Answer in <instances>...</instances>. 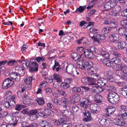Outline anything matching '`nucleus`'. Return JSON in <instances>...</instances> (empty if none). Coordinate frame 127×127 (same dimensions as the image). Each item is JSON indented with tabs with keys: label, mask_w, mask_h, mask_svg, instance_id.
I'll return each instance as SVG.
<instances>
[{
	"label": "nucleus",
	"mask_w": 127,
	"mask_h": 127,
	"mask_svg": "<svg viewBox=\"0 0 127 127\" xmlns=\"http://www.w3.org/2000/svg\"><path fill=\"white\" fill-rule=\"evenodd\" d=\"M121 71L117 70L116 75L121 78L127 81V65L122 64L120 65Z\"/></svg>",
	"instance_id": "f257e3e1"
},
{
	"label": "nucleus",
	"mask_w": 127,
	"mask_h": 127,
	"mask_svg": "<svg viewBox=\"0 0 127 127\" xmlns=\"http://www.w3.org/2000/svg\"><path fill=\"white\" fill-rule=\"evenodd\" d=\"M110 51L111 54L115 56L116 57L112 59V62L117 64H121L122 63V59L121 57V54L113 50H111Z\"/></svg>",
	"instance_id": "f03ea898"
},
{
	"label": "nucleus",
	"mask_w": 127,
	"mask_h": 127,
	"mask_svg": "<svg viewBox=\"0 0 127 127\" xmlns=\"http://www.w3.org/2000/svg\"><path fill=\"white\" fill-rule=\"evenodd\" d=\"M27 64V68L29 67L30 72H34L38 71V64L34 61H30Z\"/></svg>",
	"instance_id": "7ed1b4c3"
},
{
	"label": "nucleus",
	"mask_w": 127,
	"mask_h": 127,
	"mask_svg": "<svg viewBox=\"0 0 127 127\" xmlns=\"http://www.w3.org/2000/svg\"><path fill=\"white\" fill-rule=\"evenodd\" d=\"M90 63H91L90 61L89 62L86 60H81L77 62L78 66L80 68L84 70L86 69V67H87L92 65L90 64Z\"/></svg>",
	"instance_id": "20e7f679"
},
{
	"label": "nucleus",
	"mask_w": 127,
	"mask_h": 127,
	"mask_svg": "<svg viewBox=\"0 0 127 127\" xmlns=\"http://www.w3.org/2000/svg\"><path fill=\"white\" fill-rule=\"evenodd\" d=\"M14 83V81L11 78H7L3 81L2 88L3 89H7L12 86Z\"/></svg>",
	"instance_id": "39448f33"
},
{
	"label": "nucleus",
	"mask_w": 127,
	"mask_h": 127,
	"mask_svg": "<svg viewBox=\"0 0 127 127\" xmlns=\"http://www.w3.org/2000/svg\"><path fill=\"white\" fill-rule=\"evenodd\" d=\"M111 43H116L119 40V35L118 33H114L110 34L108 37Z\"/></svg>",
	"instance_id": "423d86ee"
},
{
	"label": "nucleus",
	"mask_w": 127,
	"mask_h": 127,
	"mask_svg": "<svg viewBox=\"0 0 127 127\" xmlns=\"http://www.w3.org/2000/svg\"><path fill=\"white\" fill-rule=\"evenodd\" d=\"M121 9L120 7L118 6H117L116 8H111L110 10L109 14L112 16L117 17Z\"/></svg>",
	"instance_id": "0eeeda50"
},
{
	"label": "nucleus",
	"mask_w": 127,
	"mask_h": 127,
	"mask_svg": "<svg viewBox=\"0 0 127 127\" xmlns=\"http://www.w3.org/2000/svg\"><path fill=\"white\" fill-rule=\"evenodd\" d=\"M110 31V28L109 27H106L103 28L102 29L101 33L103 35L100 34L98 35V37L100 40L104 39V37L106 36L105 34L108 33Z\"/></svg>",
	"instance_id": "6e6552de"
},
{
	"label": "nucleus",
	"mask_w": 127,
	"mask_h": 127,
	"mask_svg": "<svg viewBox=\"0 0 127 127\" xmlns=\"http://www.w3.org/2000/svg\"><path fill=\"white\" fill-rule=\"evenodd\" d=\"M83 113L84 117V118L83 119L84 121L87 122L92 120V118L91 116V114L89 111H83Z\"/></svg>",
	"instance_id": "1a4fd4ad"
},
{
	"label": "nucleus",
	"mask_w": 127,
	"mask_h": 127,
	"mask_svg": "<svg viewBox=\"0 0 127 127\" xmlns=\"http://www.w3.org/2000/svg\"><path fill=\"white\" fill-rule=\"evenodd\" d=\"M92 66V65H91L87 67H86V69H84L86 71V73L88 74V75H91L93 73H97V69L96 68H94Z\"/></svg>",
	"instance_id": "9d476101"
},
{
	"label": "nucleus",
	"mask_w": 127,
	"mask_h": 127,
	"mask_svg": "<svg viewBox=\"0 0 127 127\" xmlns=\"http://www.w3.org/2000/svg\"><path fill=\"white\" fill-rule=\"evenodd\" d=\"M115 110L116 108L114 107L109 106L106 108L105 111L107 116H109L114 113Z\"/></svg>",
	"instance_id": "9b49d317"
},
{
	"label": "nucleus",
	"mask_w": 127,
	"mask_h": 127,
	"mask_svg": "<svg viewBox=\"0 0 127 127\" xmlns=\"http://www.w3.org/2000/svg\"><path fill=\"white\" fill-rule=\"evenodd\" d=\"M90 103V101L89 99L84 98L81 102L80 105L84 108H86L89 107Z\"/></svg>",
	"instance_id": "f8f14e48"
},
{
	"label": "nucleus",
	"mask_w": 127,
	"mask_h": 127,
	"mask_svg": "<svg viewBox=\"0 0 127 127\" xmlns=\"http://www.w3.org/2000/svg\"><path fill=\"white\" fill-rule=\"evenodd\" d=\"M10 77L14 80L16 82H19L20 80V75L18 73L14 72L11 73L10 74Z\"/></svg>",
	"instance_id": "ddd939ff"
},
{
	"label": "nucleus",
	"mask_w": 127,
	"mask_h": 127,
	"mask_svg": "<svg viewBox=\"0 0 127 127\" xmlns=\"http://www.w3.org/2000/svg\"><path fill=\"white\" fill-rule=\"evenodd\" d=\"M83 51L86 57L89 59H91L94 58L95 54L88 49H84Z\"/></svg>",
	"instance_id": "4468645a"
},
{
	"label": "nucleus",
	"mask_w": 127,
	"mask_h": 127,
	"mask_svg": "<svg viewBox=\"0 0 127 127\" xmlns=\"http://www.w3.org/2000/svg\"><path fill=\"white\" fill-rule=\"evenodd\" d=\"M90 109L91 112L96 115H99L101 113L99 108L96 106L95 105H93L92 107H90Z\"/></svg>",
	"instance_id": "2eb2a0df"
},
{
	"label": "nucleus",
	"mask_w": 127,
	"mask_h": 127,
	"mask_svg": "<svg viewBox=\"0 0 127 127\" xmlns=\"http://www.w3.org/2000/svg\"><path fill=\"white\" fill-rule=\"evenodd\" d=\"M113 122L114 124L117 126L123 127L125 125V123L124 122L122 119L119 118L114 119L113 120Z\"/></svg>",
	"instance_id": "dca6fc26"
},
{
	"label": "nucleus",
	"mask_w": 127,
	"mask_h": 127,
	"mask_svg": "<svg viewBox=\"0 0 127 127\" xmlns=\"http://www.w3.org/2000/svg\"><path fill=\"white\" fill-rule=\"evenodd\" d=\"M117 47L119 50L124 49L127 47V44L126 42L121 41L117 43Z\"/></svg>",
	"instance_id": "f3484780"
},
{
	"label": "nucleus",
	"mask_w": 127,
	"mask_h": 127,
	"mask_svg": "<svg viewBox=\"0 0 127 127\" xmlns=\"http://www.w3.org/2000/svg\"><path fill=\"white\" fill-rule=\"evenodd\" d=\"M60 112H62L63 114L68 117L71 118L73 116V114L72 111L70 110H60Z\"/></svg>",
	"instance_id": "a211bd4d"
},
{
	"label": "nucleus",
	"mask_w": 127,
	"mask_h": 127,
	"mask_svg": "<svg viewBox=\"0 0 127 127\" xmlns=\"http://www.w3.org/2000/svg\"><path fill=\"white\" fill-rule=\"evenodd\" d=\"M104 97H103L99 95H96L94 99V101L96 103H99L102 102V100H103Z\"/></svg>",
	"instance_id": "6ab92c4d"
},
{
	"label": "nucleus",
	"mask_w": 127,
	"mask_h": 127,
	"mask_svg": "<svg viewBox=\"0 0 127 127\" xmlns=\"http://www.w3.org/2000/svg\"><path fill=\"white\" fill-rule=\"evenodd\" d=\"M107 80L104 78H101L98 80L97 85L103 87L107 83Z\"/></svg>",
	"instance_id": "aec40b11"
},
{
	"label": "nucleus",
	"mask_w": 127,
	"mask_h": 127,
	"mask_svg": "<svg viewBox=\"0 0 127 127\" xmlns=\"http://www.w3.org/2000/svg\"><path fill=\"white\" fill-rule=\"evenodd\" d=\"M99 75L97 74L93 73L91 75V77H90L91 82L95 83L97 81H98L99 79Z\"/></svg>",
	"instance_id": "412c9836"
},
{
	"label": "nucleus",
	"mask_w": 127,
	"mask_h": 127,
	"mask_svg": "<svg viewBox=\"0 0 127 127\" xmlns=\"http://www.w3.org/2000/svg\"><path fill=\"white\" fill-rule=\"evenodd\" d=\"M71 58L74 60L77 61L81 58L80 55L77 52H74L71 54Z\"/></svg>",
	"instance_id": "4be33fe9"
},
{
	"label": "nucleus",
	"mask_w": 127,
	"mask_h": 127,
	"mask_svg": "<svg viewBox=\"0 0 127 127\" xmlns=\"http://www.w3.org/2000/svg\"><path fill=\"white\" fill-rule=\"evenodd\" d=\"M39 124L42 127H51L52 125L50 123L48 122L46 120H42L40 122Z\"/></svg>",
	"instance_id": "5701e85b"
},
{
	"label": "nucleus",
	"mask_w": 127,
	"mask_h": 127,
	"mask_svg": "<svg viewBox=\"0 0 127 127\" xmlns=\"http://www.w3.org/2000/svg\"><path fill=\"white\" fill-rule=\"evenodd\" d=\"M39 109L40 110V111L38 113V115L42 117H47L46 111V109Z\"/></svg>",
	"instance_id": "b1692460"
},
{
	"label": "nucleus",
	"mask_w": 127,
	"mask_h": 127,
	"mask_svg": "<svg viewBox=\"0 0 127 127\" xmlns=\"http://www.w3.org/2000/svg\"><path fill=\"white\" fill-rule=\"evenodd\" d=\"M100 53L102 56L106 59H109L110 58V55L108 53L105 51L104 49L101 48L100 49Z\"/></svg>",
	"instance_id": "393cba45"
},
{
	"label": "nucleus",
	"mask_w": 127,
	"mask_h": 127,
	"mask_svg": "<svg viewBox=\"0 0 127 127\" xmlns=\"http://www.w3.org/2000/svg\"><path fill=\"white\" fill-rule=\"evenodd\" d=\"M53 78L58 82H61L62 81V77L59 74L55 73L53 75Z\"/></svg>",
	"instance_id": "a878e982"
},
{
	"label": "nucleus",
	"mask_w": 127,
	"mask_h": 127,
	"mask_svg": "<svg viewBox=\"0 0 127 127\" xmlns=\"http://www.w3.org/2000/svg\"><path fill=\"white\" fill-rule=\"evenodd\" d=\"M35 100L39 105H42L45 104L44 99L43 97H37Z\"/></svg>",
	"instance_id": "bb28decb"
},
{
	"label": "nucleus",
	"mask_w": 127,
	"mask_h": 127,
	"mask_svg": "<svg viewBox=\"0 0 127 127\" xmlns=\"http://www.w3.org/2000/svg\"><path fill=\"white\" fill-rule=\"evenodd\" d=\"M120 108V110H119L120 114L127 112V107L124 105H121Z\"/></svg>",
	"instance_id": "cd10ccee"
},
{
	"label": "nucleus",
	"mask_w": 127,
	"mask_h": 127,
	"mask_svg": "<svg viewBox=\"0 0 127 127\" xmlns=\"http://www.w3.org/2000/svg\"><path fill=\"white\" fill-rule=\"evenodd\" d=\"M81 81L85 85L91 82L90 77L87 76L81 79Z\"/></svg>",
	"instance_id": "c85d7f7f"
},
{
	"label": "nucleus",
	"mask_w": 127,
	"mask_h": 127,
	"mask_svg": "<svg viewBox=\"0 0 127 127\" xmlns=\"http://www.w3.org/2000/svg\"><path fill=\"white\" fill-rule=\"evenodd\" d=\"M34 77L33 76H32L26 78L25 80V81L27 85H29L30 84H31L32 81H34Z\"/></svg>",
	"instance_id": "c756f323"
},
{
	"label": "nucleus",
	"mask_w": 127,
	"mask_h": 127,
	"mask_svg": "<svg viewBox=\"0 0 127 127\" xmlns=\"http://www.w3.org/2000/svg\"><path fill=\"white\" fill-rule=\"evenodd\" d=\"M30 61H34L35 62L36 61V62L39 63L41 61L44 62L45 61V59L44 58L41 57H36V58H32L31 59Z\"/></svg>",
	"instance_id": "7c9ffc66"
},
{
	"label": "nucleus",
	"mask_w": 127,
	"mask_h": 127,
	"mask_svg": "<svg viewBox=\"0 0 127 127\" xmlns=\"http://www.w3.org/2000/svg\"><path fill=\"white\" fill-rule=\"evenodd\" d=\"M110 28H115L117 26V25L116 24V22L115 21V19H111L110 21L109 24Z\"/></svg>",
	"instance_id": "2f4dec72"
},
{
	"label": "nucleus",
	"mask_w": 127,
	"mask_h": 127,
	"mask_svg": "<svg viewBox=\"0 0 127 127\" xmlns=\"http://www.w3.org/2000/svg\"><path fill=\"white\" fill-rule=\"evenodd\" d=\"M46 111L47 117L48 115L51 117H53L55 114V112L51 110L48 108H46Z\"/></svg>",
	"instance_id": "473e14b6"
},
{
	"label": "nucleus",
	"mask_w": 127,
	"mask_h": 127,
	"mask_svg": "<svg viewBox=\"0 0 127 127\" xmlns=\"http://www.w3.org/2000/svg\"><path fill=\"white\" fill-rule=\"evenodd\" d=\"M112 62L111 61L109 60H107V59H105V60L103 61V63L106 65V66L111 67L113 65Z\"/></svg>",
	"instance_id": "72a5a7b5"
},
{
	"label": "nucleus",
	"mask_w": 127,
	"mask_h": 127,
	"mask_svg": "<svg viewBox=\"0 0 127 127\" xmlns=\"http://www.w3.org/2000/svg\"><path fill=\"white\" fill-rule=\"evenodd\" d=\"M118 30L119 33L122 35H125L127 31V29L124 28H120Z\"/></svg>",
	"instance_id": "f704fd0d"
},
{
	"label": "nucleus",
	"mask_w": 127,
	"mask_h": 127,
	"mask_svg": "<svg viewBox=\"0 0 127 127\" xmlns=\"http://www.w3.org/2000/svg\"><path fill=\"white\" fill-rule=\"evenodd\" d=\"M105 89L108 91H116V88L114 86L109 85L105 87Z\"/></svg>",
	"instance_id": "c9c22d12"
},
{
	"label": "nucleus",
	"mask_w": 127,
	"mask_h": 127,
	"mask_svg": "<svg viewBox=\"0 0 127 127\" xmlns=\"http://www.w3.org/2000/svg\"><path fill=\"white\" fill-rule=\"evenodd\" d=\"M87 49L94 54L97 53V49L94 46H89Z\"/></svg>",
	"instance_id": "e433bc0d"
},
{
	"label": "nucleus",
	"mask_w": 127,
	"mask_h": 127,
	"mask_svg": "<svg viewBox=\"0 0 127 127\" xmlns=\"http://www.w3.org/2000/svg\"><path fill=\"white\" fill-rule=\"evenodd\" d=\"M52 102L53 103L59 106L61 105L62 104V102L59 100L55 98H54L52 99Z\"/></svg>",
	"instance_id": "4c0bfd02"
},
{
	"label": "nucleus",
	"mask_w": 127,
	"mask_h": 127,
	"mask_svg": "<svg viewBox=\"0 0 127 127\" xmlns=\"http://www.w3.org/2000/svg\"><path fill=\"white\" fill-rule=\"evenodd\" d=\"M25 107L26 106L25 105L17 104L15 105V109L16 110L20 111Z\"/></svg>",
	"instance_id": "58836bf2"
},
{
	"label": "nucleus",
	"mask_w": 127,
	"mask_h": 127,
	"mask_svg": "<svg viewBox=\"0 0 127 127\" xmlns=\"http://www.w3.org/2000/svg\"><path fill=\"white\" fill-rule=\"evenodd\" d=\"M17 62L15 60H11L8 62L7 61V64L8 65L11 66H14Z\"/></svg>",
	"instance_id": "ea45409f"
},
{
	"label": "nucleus",
	"mask_w": 127,
	"mask_h": 127,
	"mask_svg": "<svg viewBox=\"0 0 127 127\" xmlns=\"http://www.w3.org/2000/svg\"><path fill=\"white\" fill-rule=\"evenodd\" d=\"M18 122V121L17 120L16 116H13L12 118L11 123L14 126L16 125Z\"/></svg>",
	"instance_id": "a19ab883"
},
{
	"label": "nucleus",
	"mask_w": 127,
	"mask_h": 127,
	"mask_svg": "<svg viewBox=\"0 0 127 127\" xmlns=\"http://www.w3.org/2000/svg\"><path fill=\"white\" fill-rule=\"evenodd\" d=\"M39 109L37 110H31L29 113V115H36V114L38 113V112L40 111Z\"/></svg>",
	"instance_id": "79ce46f5"
},
{
	"label": "nucleus",
	"mask_w": 127,
	"mask_h": 127,
	"mask_svg": "<svg viewBox=\"0 0 127 127\" xmlns=\"http://www.w3.org/2000/svg\"><path fill=\"white\" fill-rule=\"evenodd\" d=\"M61 86L64 89H66L70 86L69 84L64 82H62L61 85Z\"/></svg>",
	"instance_id": "37998d69"
},
{
	"label": "nucleus",
	"mask_w": 127,
	"mask_h": 127,
	"mask_svg": "<svg viewBox=\"0 0 127 127\" xmlns=\"http://www.w3.org/2000/svg\"><path fill=\"white\" fill-rule=\"evenodd\" d=\"M120 24L121 26L127 29V18L126 20L121 21Z\"/></svg>",
	"instance_id": "c03bdc74"
},
{
	"label": "nucleus",
	"mask_w": 127,
	"mask_h": 127,
	"mask_svg": "<svg viewBox=\"0 0 127 127\" xmlns=\"http://www.w3.org/2000/svg\"><path fill=\"white\" fill-rule=\"evenodd\" d=\"M110 1H109L107 2L105 5L104 8H105V10L107 11L109 9H111L112 8L110 4Z\"/></svg>",
	"instance_id": "a18cd8bd"
},
{
	"label": "nucleus",
	"mask_w": 127,
	"mask_h": 127,
	"mask_svg": "<svg viewBox=\"0 0 127 127\" xmlns=\"http://www.w3.org/2000/svg\"><path fill=\"white\" fill-rule=\"evenodd\" d=\"M110 1V4L112 8H116V7L118 6H117L116 3L115 2V0H109Z\"/></svg>",
	"instance_id": "49530a36"
},
{
	"label": "nucleus",
	"mask_w": 127,
	"mask_h": 127,
	"mask_svg": "<svg viewBox=\"0 0 127 127\" xmlns=\"http://www.w3.org/2000/svg\"><path fill=\"white\" fill-rule=\"evenodd\" d=\"M3 105L7 109H11V106H10V102L9 101H5L4 102Z\"/></svg>",
	"instance_id": "de8ad7c7"
},
{
	"label": "nucleus",
	"mask_w": 127,
	"mask_h": 127,
	"mask_svg": "<svg viewBox=\"0 0 127 127\" xmlns=\"http://www.w3.org/2000/svg\"><path fill=\"white\" fill-rule=\"evenodd\" d=\"M61 101L64 104H68L69 102V100L67 98L64 97H62L60 99Z\"/></svg>",
	"instance_id": "09e8293b"
},
{
	"label": "nucleus",
	"mask_w": 127,
	"mask_h": 127,
	"mask_svg": "<svg viewBox=\"0 0 127 127\" xmlns=\"http://www.w3.org/2000/svg\"><path fill=\"white\" fill-rule=\"evenodd\" d=\"M90 32L92 33H93L94 34L97 33V29H95L94 27H91L89 29Z\"/></svg>",
	"instance_id": "8fccbe9b"
},
{
	"label": "nucleus",
	"mask_w": 127,
	"mask_h": 127,
	"mask_svg": "<svg viewBox=\"0 0 127 127\" xmlns=\"http://www.w3.org/2000/svg\"><path fill=\"white\" fill-rule=\"evenodd\" d=\"M86 38L84 37H83L80 39L77 40V43L79 45L81 44L82 43H84V44H86V43L85 42V41H84V39Z\"/></svg>",
	"instance_id": "3c124183"
},
{
	"label": "nucleus",
	"mask_w": 127,
	"mask_h": 127,
	"mask_svg": "<svg viewBox=\"0 0 127 127\" xmlns=\"http://www.w3.org/2000/svg\"><path fill=\"white\" fill-rule=\"evenodd\" d=\"M126 89H123L121 90V92L122 95L124 96V97L126 98L127 95V90H126Z\"/></svg>",
	"instance_id": "603ef678"
},
{
	"label": "nucleus",
	"mask_w": 127,
	"mask_h": 127,
	"mask_svg": "<svg viewBox=\"0 0 127 127\" xmlns=\"http://www.w3.org/2000/svg\"><path fill=\"white\" fill-rule=\"evenodd\" d=\"M48 83L46 81H43L39 85V87L41 88H42L43 87L46 86L48 85Z\"/></svg>",
	"instance_id": "864d4df0"
},
{
	"label": "nucleus",
	"mask_w": 127,
	"mask_h": 127,
	"mask_svg": "<svg viewBox=\"0 0 127 127\" xmlns=\"http://www.w3.org/2000/svg\"><path fill=\"white\" fill-rule=\"evenodd\" d=\"M72 109L73 111L74 112H76L78 111L79 109V107L78 105L74 104L72 107Z\"/></svg>",
	"instance_id": "5fc2aeb1"
},
{
	"label": "nucleus",
	"mask_w": 127,
	"mask_h": 127,
	"mask_svg": "<svg viewBox=\"0 0 127 127\" xmlns=\"http://www.w3.org/2000/svg\"><path fill=\"white\" fill-rule=\"evenodd\" d=\"M107 120V119H105L104 118H102V119H99L98 120L100 124L102 125H106Z\"/></svg>",
	"instance_id": "6e6d98bb"
},
{
	"label": "nucleus",
	"mask_w": 127,
	"mask_h": 127,
	"mask_svg": "<svg viewBox=\"0 0 127 127\" xmlns=\"http://www.w3.org/2000/svg\"><path fill=\"white\" fill-rule=\"evenodd\" d=\"M86 7L85 6H80L77 9L76 12H77L78 11H79L80 13H81L86 9Z\"/></svg>",
	"instance_id": "4d7b16f0"
},
{
	"label": "nucleus",
	"mask_w": 127,
	"mask_h": 127,
	"mask_svg": "<svg viewBox=\"0 0 127 127\" xmlns=\"http://www.w3.org/2000/svg\"><path fill=\"white\" fill-rule=\"evenodd\" d=\"M58 91L59 93L61 95L64 96L67 95V94L64 90L58 89Z\"/></svg>",
	"instance_id": "13d9d810"
},
{
	"label": "nucleus",
	"mask_w": 127,
	"mask_h": 127,
	"mask_svg": "<svg viewBox=\"0 0 127 127\" xmlns=\"http://www.w3.org/2000/svg\"><path fill=\"white\" fill-rule=\"evenodd\" d=\"M90 0V1L89 2V5L87 7V8L88 9L91 8L93 7L94 4V0Z\"/></svg>",
	"instance_id": "bf43d9fd"
},
{
	"label": "nucleus",
	"mask_w": 127,
	"mask_h": 127,
	"mask_svg": "<svg viewBox=\"0 0 127 127\" xmlns=\"http://www.w3.org/2000/svg\"><path fill=\"white\" fill-rule=\"evenodd\" d=\"M98 88H99V87L97 86L95 84V85H93L92 89L91 90L93 91L94 93H97V91L98 90Z\"/></svg>",
	"instance_id": "052dcab7"
},
{
	"label": "nucleus",
	"mask_w": 127,
	"mask_h": 127,
	"mask_svg": "<svg viewBox=\"0 0 127 127\" xmlns=\"http://www.w3.org/2000/svg\"><path fill=\"white\" fill-rule=\"evenodd\" d=\"M107 79L109 82H114L115 80V77L113 75L109 77H107Z\"/></svg>",
	"instance_id": "680f3d73"
},
{
	"label": "nucleus",
	"mask_w": 127,
	"mask_h": 127,
	"mask_svg": "<svg viewBox=\"0 0 127 127\" xmlns=\"http://www.w3.org/2000/svg\"><path fill=\"white\" fill-rule=\"evenodd\" d=\"M28 109L27 108H25L23 109L21 111V112L23 115H29V112L28 111Z\"/></svg>",
	"instance_id": "e2e57ef3"
},
{
	"label": "nucleus",
	"mask_w": 127,
	"mask_h": 127,
	"mask_svg": "<svg viewBox=\"0 0 127 127\" xmlns=\"http://www.w3.org/2000/svg\"><path fill=\"white\" fill-rule=\"evenodd\" d=\"M114 101L115 102V104L118 103L119 102V101L120 100V96L118 95H116V96L114 97Z\"/></svg>",
	"instance_id": "0e129e2a"
},
{
	"label": "nucleus",
	"mask_w": 127,
	"mask_h": 127,
	"mask_svg": "<svg viewBox=\"0 0 127 127\" xmlns=\"http://www.w3.org/2000/svg\"><path fill=\"white\" fill-rule=\"evenodd\" d=\"M96 59L99 61H102L103 63V61L105 59H104V57L101 55H99L97 56Z\"/></svg>",
	"instance_id": "69168bd1"
},
{
	"label": "nucleus",
	"mask_w": 127,
	"mask_h": 127,
	"mask_svg": "<svg viewBox=\"0 0 127 127\" xmlns=\"http://www.w3.org/2000/svg\"><path fill=\"white\" fill-rule=\"evenodd\" d=\"M118 94L114 92H110L107 95L108 96H109L110 97H112L113 96H116Z\"/></svg>",
	"instance_id": "338daca9"
},
{
	"label": "nucleus",
	"mask_w": 127,
	"mask_h": 127,
	"mask_svg": "<svg viewBox=\"0 0 127 127\" xmlns=\"http://www.w3.org/2000/svg\"><path fill=\"white\" fill-rule=\"evenodd\" d=\"M121 15L127 18V8L123 11L121 13Z\"/></svg>",
	"instance_id": "774afa93"
}]
</instances>
